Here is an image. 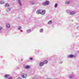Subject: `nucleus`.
I'll list each match as a JSON object with an SVG mask.
<instances>
[{
	"mask_svg": "<svg viewBox=\"0 0 79 79\" xmlns=\"http://www.w3.org/2000/svg\"><path fill=\"white\" fill-rule=\"evenodd\" d=\"M50 4V2L48 1H45V3H43V5L44 6H45V5H49Z\"/></svg>",
	"mask_w": 79,
	"mask_h": 79,
	"instance_id": "f257e3e1",
	"label": "nucleus"
},
{
	"mask_svg": "<svg viewBox=\"0 0 79 79\" xmlns=\"http://www.w3.org/2000/svg\"><path fill=\"white\" fill-rule=\"evenodd\" d=\"M21 76L23 78L26 79V78H27V74H26L23 73L21 74Z\"/></svg>",
	"mask_w": 79,
	"mask_h": 79,
	"instance_id": "f03ea898",
	"label": "nucleus"
},
{
	"mask_svg": "<svg viewBox=\"0 0 79 79\" xmlns=\"http://www.w3.org/2000/svg\"><path fill=\"white\" fill-rule=\"evenodd\" d=\"M45 13V10H41L40 15H44Z\"/></svg>",
	"mask_w": 79,
	"mask_h": 79,
	"instance_id": "7ed1b4c3",
	"label": "nucleus"
},
{
	"mask_svg": "<svg viewBox=\"0 0 79 79\" xmlns=\"http://www.w3.org/2000/svg\"><path fill=\"white\" fill-rule=\"evenodd\" d=\"M41 13V10H38L36 12L37 14H38V15H39V14H40V13Z\"/></svg>",
	"mask_w": 79,
	"mask_h": 79,
	"instance_id": "20e7f679",
	"label": "nucleus"
},
{
	"mask_svg": "<svg viewBox=\"0 0 79 79\" xmlns=\"http://www.w3.org/2000/svg\"><path fill=\"white\" fill-rule=\"evenodd\" d=\"M6 11H9L11 10V8L10 7L7 8L6 9Z\"/></svg>",
	"mask_w": 79,
	"mask_h": 79,
	"instance_id": "39448f33",
	"label": "nucleus"
},
{
	"mask_svg": "<svg viewBox=\"0 0 79 79\" xmlns=\"http://www.w3.org/2000/svg\"><path fill=\"white\" fill-rule=\"evenodd\" d=\"M68 57H69V58H73L74 57V55L72 54L68 56Z\"/></svg>",
	"mask_w": 79,
	"mask_h": 79,
	"instance_id": "423d86ee",
	"label": "nucleus"
},
{
	"mask_svg": "<svg viewBox=\"0 0 79 79\" xmlns=\"http://www.w3.org/2000/svg\"><path fill=\"white\" fill-rule=\"evenodd\" d=\"M43 63L44 64H47L48 63V61L47 60H44Z\"/></svg>",
	"mask_w": 79,
	"mask_h": 79,
	"instance_id": "0eeeda50",
	"label": "nucleus"
},
{
	"mask_svg": "<svg viewBox=\"0 0 79 79\" xmlns=\"http://www.w3.org/2000/svg\"><path fill=\"white\" fill-rule=\"evenodd\" d=\"M5 6H6V7H8L10 6V4L8 3H6L5 5Z\"/></svg>",
	"mask_w": 79,
	"mask_h": 79,
	"instance_id": "6e6552de",
	"label": "nucleus"
},
{
	"mask_svg": "<svg viewBox=\"0 0 79 79\" xmlns=\"http://www.w3.org/2000/svg\"><path fill=\"white\" fill-rule=\"evenodd\" d=\"M44 63L41 62L40 63V66H43L44 65Z\"/></svg>",
	"mask_w": 79,
	"mask_h": 79,
	"instance_id": "1a4fd4ad",
	"label": "nucleus"
},
{
	"mask_svg": "<svg viewBox=\"0 0 79 79\" xmlns=\"http://www.w3.org/2000/svg\"><path fill=\"white\" fill-rule=\"evenodd\" d=\"M25 68L26 69H28L30 68V66L28 65H26V66H25Z\"/></svg>",
	"mask_w": 79,
	"mask_h": 79,
	"instance_id": "9d476101",
	"label": "nucleus"
},
{
	"mask_svg": "<svg viewBox=\"0 0 79 79\" xmlns=\"http://www.w3.org/2000/svg\"><path fill=\"white\" fill-rule=\"evenodd\" d=\"M4 2L3 1H0V4H4Z\"/></svg>",
	"mask_w": 79,
	"mask_h": 79,
	"instance_id": "9b49d317",
	"label": "nucleus"
},
{
	"mask_svg": "<svg viewBox=\"0 0 79 79\" xmlns=\"http://www.w3.org/2000/svg\"><path fill=\"white\" fill-rule=\"evenodd\" d=\"M74 14H75V12H71L70 13V15H74Z\"/></svg>",
	"mask_w": 79,
	"mask_h": 79,
	"instance_id": "f8f14e48",
	"label": "nucleus"
},
{
	"mask_svg": "<svg viewBox=\"0 0 79 79\" xmlns=\"http://www.w3.org/2000/svg\"><path fill=\"white\" fill-rule=\"evenodd\" d=\"M9 76H10L8 75H5L4 76V77L6 78V77H8Z\"/></svg>",
	"mask_w": 79,
	"mask_h": 79,
	"instance_id": "ddd939ff",
	"label": "nucleus"
},
{
	"mask_svg": "<svg viewBox=\"0 0 79 79\" xmlns=\"http://www.w3.org/2000/svg\"><path fill=\"white\" fill-rule=\"evenodd\" d=\"M27 32L28 33H29V32H31V30H30V29L28 30H27Z\"/></svg>",
	"mask_w": 79,
	"mask_h": 79,
	"instance_id": "4468645a",
	"label": "nucleus"
},
{
	"mask_svg": "<svg viewBox=\"0 0 79 79\" xmlns=\"http://www.w3.org/2000/svg\"><path fill=\"white\" fill-rule=\"evenodd\" d=\"M52 21H49L48 23V24H52Z\"/></svg>",
	"mask_w": 79,
	"mask_h": 79,
	"instance_id": "2eb2a0df",
	"label": "nucleus"
},
{
	"mask_svg": "<svg viewBox=\"0 0 79 79\" xmlns=\"http://www.w3.org/2000/svg\"><path fill=\"white\" fill-rule=\"evenodd\" d=\"M18 2L19 3L20 5V6H21V1H20V0H18Z\"/></svg>",
	"mask_w": 79,
	"mask_h": 79,
	"instance_id": "dca6fc26",
	"label": "nucleus"
},
{
	"mask_svg": "<svg viewBox=\"0 0 79 79\" xmlns=\"http://www.w3.org/2000/svg\"><path fill=\"white\" fill-rule=\"evenodd\" d=\"M43 31H44V29L42 28L40 30V32H43Z\"/></svg>",
	"mask_w": 79,
	"mask_h": 79,
	"instance_id": "f3484780",
	"label": "nucleus"
},
{
	"mask_svg": "<svg viewBox=\"0 0 79 79\" xmlns=\"http://www.w3.org/2000/svg\"><path fill=\"white\" fill-rule=\"evenodd\" d=\"M58 6V4H56L55 5V7L56 8Z\"/></svg>",
	"mask_w": 79,
	"mask_h": 79,
	"instance_id": "a211bd4d",
	"label": "nucleus"
},
{
	"mask_svg": "<svg viewBox=\"0 0 79 79\" xmlns=\"http://www.w3.org/2000/svg\"><path fill=\"white\" fill-rule=\"evenodd\" d=\"M10 24H7V27H8L9 28V27H10Z\"/></svg>",
	"mask_w": 79,
	"mask_h": 79,
	"instance_id": "6ab92c4d",
	"label": "nucleus"
},
{
	"mask_svg": "<svg viewBox=\"0 0 79 79\" xmlns=\"http://www.w3.org/2000/svg\"><path fill=\"white\" fill-rule=\"evenodd\" d=\"M21 29V27H19L18 28V29H19V30H20V29Z\"/></svg>",
	"mask_w": 79,
	"mask_h": 79,
	"instance_id": "aec40b11",
	"label": "nucleus"
},
{
	"mask_svg": "<svg viewBox=\"0 0 79 79\" xmlns=\"http://www.w3.org/2000/svg\"><path fill=\"white\" fill-rule=\"evenodd\" d=\"M66 3L67 4H68V3H69V1H66Z\"/></svg>",
	"mask_w": 79,
	"mask_h": 79,
	"instance_id": "412c9836",
	"label": "nucleus"
},
{
	"mask_svg": "<svg viewBox=\"0 0 79 79\" xmlns=\"http://www.w3.org/2000/svg\"><path fill=\"white\" fill-rule=\"evenodd\" d=\"M73 77L72 76H70L69 77V78L70 79H71V78H72Z\"/></svg>",
	"mask_w": 79,
	"mask_h": 79,
	"instance_id": "4be33fe9",
	"label": "nucleus"
},
{
	"mask_svg": "<svg viewBox=\"0 0 79 79\" xmlns=\"http://www.w3.org/2000/svg\"><path fill=\"white\" fill-rule=\"evenodd\" d=\"M33 59V58H30V60H32Z\"/></svg>",
	"mask_w": 79,
	"mask_h": 79,
	"instance_id": "5701e85b",
	"label": "nucleus"
},
{
	"mask_svg": "<svg viewBox=\"0 0 79 79\" xmlns=\"http://www.w3.org/2000/svg\"><path fill=\"white\" fill-rule=\"evenodd\" d=\"M9 79H13V78L12 77H10L9 78Z\"/></svg>",
	"mask_w": 79,
	"mask_h": 79,
	"instance_id": "b1692460",
	"label": "nucleus"
},
{
	"mask_svg": "<svg viewBox=\"0 0 79 79\" xmlns=\"http://www.w3.org/2000/svg\"><path fill=\"white\" fill-rule=\"evenodd\" d=\"M2 29V27H0V31Z\"/></svg>",
	"mask_w": 79,
	"mask_h": 79,
	"instance_id": "393cba45",
	"label": "nucleus"
},
{
	"mask_svg": "<svg viewBox=\"0 0 79 79\" xmlns=\"http://www.w3.org/2000/svg\"><path fill=\"white\" fill-rule=\"evenodd\" d=\"M31 4H32V5H34V2H32L31 3Z\"/></svg>",
	"mask_w": 79,
	"mask_h": 79,
	"instance_id": "a878e982",
	"label": "nucleus"
},
{
	"mask_svg": "<svg viewBox=\"0 0 79 79\" xmlns=\"http://www.w3.org/2000/svg\"><path fill=\"white\" fill-rule=\"evenodd\" d=\"M1 12V11L0 10V13Z\"/></svg>",
	"mask_w": 79,
	"mask_h": 79,
	"instance_id": "bb28decb",
	"label": "nucleus"
}]
</instances>
